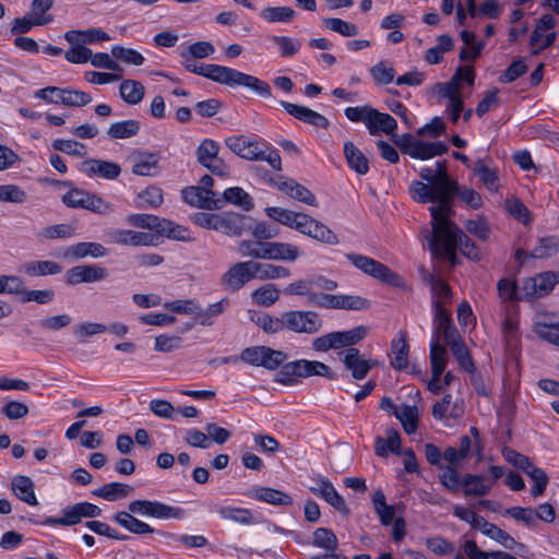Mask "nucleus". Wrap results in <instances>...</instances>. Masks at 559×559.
Listing matches in <instances>:
<instances>
[{
	"label": "nucleus",
	"instance_id": "f257e3e1",
	"mask_svg": "<svg viewBox=\"0 0 559 559\" xmlns=\"http://www.w3.org/2000/svg\"><path fill=\"white\" fill-rule=\"evenodd\" d=\"M428 242L431 254L449 261L452 266L459 263L457 249L471 260H479L480 257L475 242L451 221V217L431 231Z\"/></svg>",
	"mask_w": 559,
	"mask_h": 559
},
{
	"label": "nucleus",
	"instance_id": "f03ea898",
	"mask_svg": "<svg viewBox=\"0 0 559 559\" xmlns=\"http://www.w3.org/2000/svg\"><path fill=\"white\" fill-rule=\"evenodd\" d=\"M266 215L284 226L309 236L320 242L334 246L340 242L337 235L323 223L305 213L294 212L278 206L265 209Z\"/></svg>",
	"mask_w": 559,
	"mask_h": 559
},
{
	"label": "nucleus",
	"instance_id": "7ed1b4c3",
	"mask_svg": "<svg viewBox=\"0 0 559 559\" xmlns=\"http://www.w3.org/2000/svg\"><path fill=\"white\" fill-rule=\"evenodd\" d=\"M412 198L418 203H437L429 207L431 215V231L440 226L443 221L454 215L453 200L436 188V185L423 181H413L409 187Z\"/></svg>",
	"mask_w": 559,
	"mask_h": 559
},
{
	"label": "nucleus",
	"instance_id": "20e7f679",
	"mask_svg": "<svg viewBox=\"0 0 559 559\" xmlns=\"http://www.w3.org/2000/svg\"><path fill=\"white\" fill-rule=\"evenodd\" d=\"M112 520L120 526L135 535H146L155 533L162 538H164L166 544H169L170 542H179L187 548H202L207 544V538L203 535H177L171 532L155 530L147 523L136 519L135 516L130 515L127 512H117L112 516Z\"/></svg>",
	"mask_w": 559,
	"mask_h": 559
},
{
	"label": "nucleus",
	"instance_id": "39448f33",
	"mask_svg": "<svg viewBox=\"0 0 559 559\" xmlns=\"http://www.w3.org/2000/svg\"><path fill=\"white\" fill-rule=\"evenodd\" d=\"M312 376L324 377L329 380L336 379L335 372L324 362L317 360L297 359L281 365L275 381L285 385H292L298 378Z\"/></svg>",
	"mask_w": 559,
	"mask_h": 559
},
{
	"label": "nucleus",
	"instance_id": "423d86ee",
	"mask_svg": "<svg viewBox=\"0 0 559 559\" xmlns=\"http://www.w3.org/2000/svg\"><path fill=\"white\" fill-rule=\"evenodd\" d=\"M345 258L359 271L393 287H402L403 278L385 264L364 254L346 253Z\"/></svg>",
	"mask_w": 559,
	"mask_h": 559
},
{
	"label": "nucleus",
	"instance_id": "0eeeda50",
	"mask_svg": "<svg viewBox=\"0 0 559 559\" xmlns=\"http://www.w3.org/2000/svg\"><path fill=\"white\" fill-rule=\"evenodd\" d=\"M323 326L321 316L311 310H289L284 312V330L297 334H316Z\"/></svg>",
	"mask_w": 559,
	"mask_h": 559
},
{
	"label": "nucleus",
	"instance_id": "6e6552de",
	"mask_svg": "<svg viewBox=\"0 0 559 559\" xmlns=\"http://www.w3.org/2000/svg\"><path fill=\"white\" fill-rule=\"evenodd\" d=\"M238 358L255 367L275 370L287 359V354L267 346H251L245 348Z\"/></svg>",
	"mask_w": 559,
	"mask_h": 559
},
{
	"label": "nucleus",
	"instance_id": "1a4fd4ad",
	"mask_svg": "<svg viewBox=\"0 0 559 559\" xmlns=\"http://www.w3.org/2000/svg\"><path fill=\"white\" fill-rule=\"evenodd\" d=\"M255 278L253 260L233 264L221 277V285L230 293H237Z\"/></svg>",
	"mask_w": 559,
	"mask_h": 559
},
{
	"label": "nucleus",
	"instance_id": "9d476101",
	"mask_svg": "<svg viewBox=\"0 0 559 559\" xmlns=\"http://www.w3.org/2000/svg\"><path fill=\"white\" fill-rule=\"evenodd\" d=\"M222 84L230 87L242 86L261 97H271L272 95V88L267 82L228 67Z\"/></svg>",
	"mask_w": 559,
	"mask_h": 559
},
{
	"label": "nucleus",
	"instance_id": "9b49d317",
	"mask_svg": "<svg viewBox=\"0 0 559 559\" xmlns=\"http://www.w3.org/2000/svg\"><path fill=\"white\" fill-rule=\"evenodd\" d=\"M107 276V269L99 264H80L68 269L63 281L67 286L72 287L83 283L100 282Z\"/></svg>",
	"mask_w": 559,
	"mask_h": 559
},
{
	"label": "nucleus",
	"instance_id": "f8f14e48",
	"mask_svg": "<svg viewBox=\"0 0 559 559\" xmlns=\"http://www.w3.org/2000/svg\"><path fill=\"white\" fill-rule=\"evenodd\" d=\"M433 338L432 341L439 342L442 340L444 343H448L456 337L457 330L452 323L451 313L445 307L442 305L440 300H433Z\"/></svg>",
	"mask_w": 559,
	"mask_h": 559
},
{
	"label": "nucleus",
	"instance_id": "ddd939ff",
	"mask_svg": "<svg viewBox=\"0 0 559 559\" xmlns=\"http://www.w3.org/2000/svg\"><path fill=\"white\" fill-rule=\"evenodd\" d=\"M242 158L249 160H265L273 169H282V159L278 152L269 146L265 141L250 140L248 138Z\"/></svg>",
	"mask_w": 559,
	"mask_h": 559
},
{
	"label": "nucleus",
	"instance_id": "4468645a",
	"mask_svg": "<svg viewBox=\"0 0 559 559\" xmlns=\"http://www.w3.org/2000/svg\"><path fill=\"white\" fill-rule=\"evenodd\" d=\"M316 483L317 486L309 487V490L313 495L324 499L342 515L347 516L349 514V509L346 506L344 498L336 491L331 480L326 477H319L316 479Z\"/></svg>",
	"mask_w": 559,
	"mask_h": 559
},
{
	"label": "nucleus",
	"instance_id": "2eb2a0df",
	"mask_svg": "<svg viewBox=\"0 0 559 559\" xmlns=\"http://www.w3.org/2000/svg\"><path fill=\"white\" fill-rule=\"evenodd\" d=\"M338 356L346 370H349L355 380H362L367 377L376 362H371L361 357L360 350L356 347L340 352Z\"/></svg>",
	"mask_w": 559,
	"mask_h": 559
},
{
	"label": "nucleus",
	"instance_id": "dca6fc26",
	"mask_svg": "<svg viewBox=\"0 0 559 559\" xmlns=\"http://www.w3.org/2000/svg\"><path fill=\"white\" fill-rule=\"evenodd\" d=\"M80 170L88 177H102L114 180L119 177L121 167L119 164L103 159H86L80 165Z\"/></svg>",
	"mask_w": 559,
	"mask_h": 559
},
{
	"label": "nucleus",
	"instance_id": "f3484780",
	"mask_svg": "<svg viewBox=\"0 0 559 559\" xmlns=\"http://www.w3.org/2000/svg\"><path fill=\"white\" fill-rule=\"evenodd\" d=\"M280 105L286 110L287 114L312 127L326 129L330 126L328 118L308 107L285 100H281Z\"/></svg>",
	"mask_w": 559,
	"mask_h": 559
},
{
	"label": "nucleus",
	"instance_id": "a211bd4d",
	"mask_svg": "<svg viewBox=\"0 0 559 559\" xmlns=\"http://www.w3.org/2000/svg\"><path fill=\"white\" fill-rule=\"evenodd\" d=\"M182 199L186 203L205 210H219L222 209L221 199H215L210 195L209 191H204L199 187H186L181 191Z\"/></svg>",
	"mask_w": 559,
	"mask_h": 559
},
{
	"label": "nucleus",
	"instance_id": "6ab92c4d",
	"mask_svg": "<svg viewBox=\"0 0 559 559\" xmlns=\"http://www.w3.org/2000/svg\"><path fill=\"white\" fill-rule=\"evenodd\" d=\"M181 56L186 59L182 64L189 72L202 75L219 84L223 83L227 67L214 63L199 66L191 57H188L185 51Z\"/></svg>",
	"mask_w": 559,
	"mask_h": 559
},
{
	"label": "nucleus",
	"instance_id": "aec40b11",
	"mask_svg": "<svg viewBox=\"0 0 559 559\" xmlns=\"http://www.w3.org/2000/svg\"><path fill=\"white\" fill-rule=\"evenodd\" d=\"M277 189L280 191L285 192L292 199H295L305 204L317 206V198L316 195L307 189L305 186L298 183L294 179L280 177V182L277 183Z\"/></svg>",
	"mask_w": 559,
	"mask_h": 559
},
{
	"label": "nucleus",
	"instance_id": "412c9836",
	"mask_svg": "<svg viewBox=\"0 0 559 559\" xmlns=\"http://www.w3.org/2000/svg\"><path fill=\"white\" fill-rule=\"evenodd\" d=\"M107 252L102 243L83 241L67 247L63 257L71 260H81L87 257L96 259L105 257Z\"/></svg>",
	"mask_w": 559,
	"mask_h": 559
},
{
	"label": "nucleus",
	"instance_id": "4be33fe9",
	"mask_svg": "<svg viewBox=\"0 0 559 559\" xmlns=\"http://www.w3.org/2000/svg\"><path fill=\"white\" fill-rule=\"evenodd\" d=\"M300 257L297 246L288 242L266 241L265 260L294 262Z\"/></svg>",
	"mask_w": 559,
	"mask_h": 559
},
{
	"label": "nucleus",
	"instance_id": "5701e85b",
	"mask_svg": "<svg viewBox=\"0 0 559 559\" xmlns=\"http://www.w3.org/2000/svg\"><path fill=\"white\" fill-rule=\"evenodd\" d=\"M476 530H479L485 536L496 540L506 549L514 550L516 547L524 548L523 544L518 543L509 533L489 523L485 518H483Z\"/></svg>",
	"mask_w": 559,
	"mask_h": 559
},
{
	"label": "nucleus",
	"instance_id": "b1692460",
	"mask_svg": "<svg viewBox=\"0 0 559 559\" xmlns=\"http://www.w3.org/2000/svg\"><path fill=\"white\" fill-rule=\"evenodd\" d=\"M62 265L51 260H32L23 263L20 271L31 277L57 275L62 272Z\"/></svg>",
	"mask_w": 559,
	"mask_h": 559
},
{
	"label": "nucleus",
	"instance_id": "393cba45",
	"mask_svg": "<svg viewBox=\"0 0 559 559\" xmlns=\"http://www.w3.org/2000/svg\"><path fill=\"white\" fill-rule=\"evenodd\" d=\"M462 488L466 497H485L491 491L492 484H487L481 474L467 473L462 477Z\"/></svg>",
	"mask_w": 559,
	"mask_h": 559
},
{
	"label": "nucleus",
	"instance_id": "a878e982",
	"mask_svg": "<svg viewBox=\"0 0 559 559\" xmlns=\"http://www.w3.org/2000/svg\"><path fill=\"white\" fill-rule=\"evenodd\" d=\"M367 129L371 135H377L379 132L391 134L397 129V122L389 114L371 108Z\"/></svg>",
	"mask_w": 559,
	"mask_h": 559
},
{
	"label": "nucleus",
	"instance_id": "bb28decb",
	"mask_svg": "<svg viewBox=\"0 0 559 559\" xmlns=\"http://www.w3.org/2000/svg\"><path fill=\"white\" fill-rule=\"evenodd\" d=\"M392 358L391 366L396 370H403L408 365L409 346L406 332H399L391 343Z\"/></svg>",
	"mask_w": 559,
	"mask_h": 559
},
{
	"label": "nucleus",
	"instance_id": "cd10ccee",
	"mask_svg": "<svg viewBox=\"0 0 559 559\" xmlns=\"http://www.w3.org/2000/svg\"><path fill=\"white\" fill-rule=\"evenodd\" d=\"M158 162L157 153L140 152L134 157L132 173L138 176H156L158 174Z\"/></svg>",
	"mask_w": 559,
	"mask_h": 559
},
{
	"label": "nucleus",
	"instance_id": "c85d7f7f",
	"mask_svg": "<svg viewBox=\"0 0 559 559\" xmlns=\"http://www.w3.org/2000/svg\"><path fill=\"white\" fill-rule=\"evenodd\" d=\"M13 493L28 506H37L38 501L34 491V483L28 476L17 475L11 481Z\"/></svg>",
	"mask_w": 559,
	"mask_h": 559
},
{
	"label": "nucleus",
	"instance_id": "c756f323",
	"mask_svg": "<svg viewBox=\"0 0 559 559\" xmlns=\"http://www.w3.org/2000/svg\"><path fill=\"white\" fill-rule=\"evenodd\" d=\"M246 219L247 217L245 215L225 212L221 214L217 231H222L227 236L239 237L246 229Z\"/></svg>",
	"mask_w": 559,
	"mask_h": 559
},
{
	"label": "nucleus",
	"instance_id": "7c9ffc66",
	"mask_svg": "<svg viewBox=\"0 0 559 559\" xmlns=\"http://www.w3.org/2000/svg\"><path fill=\"white\" fill-rule=\"evenodd\" d=\"M344 156L350 169L359 175L369 171V163L362 152L350 141L344 143Z\"/></svg>",
	"mask_w": 559,
	"mask_h": 559
},
{
	"label": "nucleus",
	"instance_id": "2f4dec72",
	"mask_svg": "<svg viewBox=\"0 0 559 559\" xmlns=\"http://www.w3.org/2000/svg\"><path fill=\"white\" fill-rule=\"evenodd\" d=\"M251 497L255 500L263 501L273 506L288 507L294 502L289 495L270 487H259L253 489Z\"/></svg>",
	"mask_w": 559,
	"mask_h": 559
},
{
	"label": "nucleus",
	"instance_id": "473e14b6",
	"mask_svg": "<svg viewBox=\"0 0 559 559\" xmlns=\"http://www.w3.org/2000/svg\"><path fill=\"white\" fill-rule=\"evenodd\" d=\"M230 306V300L225 297L219 301L210 305L207 308L203 309L201 306H198L195 323L210 326L214 323L215 319L221 316L228 307Z\"/></svg>",
	"mask_w": 559,
	"mask_h": 559
},
{
	"label": "nucleus",
	"instance_id": "72a5a7b5",
	"mask_svg": "<svg viewBox=\"0 0 559 559\" xmlns=\"http://www.w3.org/2000/svg\"><path fill=\"white\" fill-rule=\"evenodd\" d=\"M401 450L400 433L395 429L386 430V439L377 437L374 440V452L378 456L386 457L389 452L399 455Z\"/></svg>",
	"mask_w": 559,
	"mask_h": 559
},
{
	"label": "nucleus",
	"instance_id": "f704fd0d",
	"mask_svg": "<svg viewBox=\"0 0 559 559\" xmlns=\"http://www.w3.org/2000/svg\"><path fill=\"white\" fill-rule=\"evenodd\" d=\"M312 545L324 549L326 554H330L331 558H337L335 550L337 549L338 542L331 528L318 527L313 532Z\"/></svg>",
	"mask_w": 559,
	"mask_h": 559
},
{
	"label": "nucleus",
	"instance_id": "c9c22d12",
	"mask_svg": "<svg viewBox=\"0 0 559 559\" xmlns=\"http://www.w3.org/2000/svg\"><path fill=\"white\" fill-rule=\"evenodd\" d=\"M131 492L133 487L130 485L114 481L95 489L93 495L107 501H116L128 497Z\"/></svg>",
	"mask_w": 559,
	"mask_h": 559
},
{
	"label": "nucleus",
	"instance_id": "e433bc0d",
	"mask_svg": "<svg viewBox=\"0 0 559 559\" xmlns=\"http://www.w3.org/2000/svg\"><path fill=\"white\" fill-rule=\"evenodd\" d=\"M445 344L450 347L460 367L467 371L468 373H474L476 370L474 360L466 345L462 342L461 337L459 336Z\"/></svg>",
	"mask_w": 559,
	"mask_h": 559
},
{
	"label": "nucleus",
	"instance_id": "4c0bfd02",
	"mask_svg": "<svg viewBox=\"0 0 559 559\" xmlns=\"http://www.w3.org/2000/svg\"><path fill=\"white\" fill-rule=\"evenodd\" d=\"M53 21L52 15L47 16H32L29 13L27 15H24L23 17H16L12 22L11 26V34L17 35V34H26L28 33L34 26H43L46 24H49Z\"/></svg>",
	"mask_w": 559,
	"mask_h": 559
},
{
	"label": "nucleus",
	"instance_id": "58836bf2",
	"mask_svg": "<svg viewBox=\"0 0 559 559\" xmlns=\"http://www.w3.org/2000/svg\"><path fill=\"white\" fill-rule=\"evenodd\" d=\"M222 206L225 203L234 204L246 212H249L253 209L254 203L252 198L240 187L228 188L223 193Z\"/></svg>",
	"mask_w": 559,
	"mask_h": 559
},
{
	"label": "nucleus",
	"instance_id": "ea45409f",
	"mask_svg": "<svg viewBox=\"0 0 559 559\" xmlns=\"http://www.w3.org/2000/svg\"><path fill=\"white\" fill-rule=\"evenodd\" d=\"M435 177H436V188L443 194H447L453 200V193L457 189V181L452 179L447 169L445 160L437 162L436 163V169Z\"/></svg>",
	"mask_w": 559,
	"mask_h": 559
},
{
	"label": "nucleus",
	"instance_id": "a19ab883",
	"mask_svg": "<svg viewBox=\"0 0 559 559\" xmlns=\"http://www.w3.org/2000/svg\"><path fill=\"white\" fill-rule=\"evenodd\" d=\"M558 280L559 276L555 272H545L530 278L526 284H532L533 294L536 297H544L554 289Z\"/></svg>",
	"mask_w": 559,
	"mask_h": 559
},
{
	"label": "nucleus",
	"instance_id": "79ce46f5",
	"mask_svg": "<svg viewBox=\"0 0 559 559\" xmlns=\"http://www.w3.org/2000/svg\"><path fill=\"white\" fill-rule=\"evenodd\" d=\"M140 131V122L134 119L114 122L107 130V135L111 140L128 139L134 136Z\"/></svg>",
	"mask_w": 559,
	"mask_h": 559
},
{
	"label": "nucleus",
	"instance_id": "37998d69",
	"mask_svg": "<svg viewBox=\"0 0 559 559\" xmlns=\"http://www.w3.org/2000/svg\"><path fill=\"white\" fill-rule=\"evenodd\" d=\"M121 98L129 105L139 104L145 94L144 86L135 80H123L119 86Z\"/></svg>",
	"mask_w": 559,
	"mask_h": 559
},
{
	"label": "nucleus",
	"instance_id": "c03bdc74",
	"mask_svg": "<svg viewBox=\"0 0 559 559\" xmlns=\"http://www.w3.org/2000/svg\"><path fill=\"white\" fill-rule=\"evenodd\" d=\"M157 233L159 235L166 236L169 239L179 240V241H192L193 238L189 231V229L182 225L176 224L173 221L162 218L160 226L158 227Z\"/></svg>",
	"mask_w": 559,
	"mask_h": 559
},
{
	"label": "nucleus",
	"instance_id": "a18cd8bd",
	"mask_svg": "<svg viewBox=\"0 0 559 559\" xmlns=\"http://www.w3.org/2000/svg\"><path fill=\"white\" fill-rule=\"evenodd\" d=\"M255 278L260 281L285 278L290 276V271L282 265L260 263L253 261Z\"/></svg>",
	"mask_w": 559,
	"mask_h": 559
},
{
	"label": "nucleus",
	"instance_id": "49530a36",
	"mask_svg": "<svg viewBox=\"0 0 559 559\" xmlns=\"http://www.w3.org/2000/svg\"><path fill=\"white\" fill-rule=\"evenodd\" d=\"M296 12L289 7H266L260 12V16L267 23H289Z\"/></svg>",
	"mask_w": 559,
	"mask_h": 559
},
{
	"label": "nucleus",
	"instance_id": "de8ad7c7",
	"mask_svg": "<svg viewBox=\"0 0 559 559\" xmlns=\"http://www.w3.org/2000/svg\"><path fill=\"white\" fill-rule=\"evenodd\" d=\"M475 175L489 191H498V175L496 170L489 168L483 159H477L472 167Z\"/></svg>",
	"mask_w": 559,
	"mask_h": 559
},
{
	"label": "nucleus",
	"instance_id": "09e8293b",
	"mask_svg": "<svg viewBox=\"0 0 559 559\" xmlns=\"http://www.w3.org/2000/svg\"><path fill=\"white\" fill-rule=\"evenodd\" d=\"M281 292L274 284H265L257 288L251 297L253 301L262 307H270L280 299Z\"/></svg>",
	"mask_w": 559,
	"mask_h": 559
},
{
	"label": "nucleus",
	"instance_id": "8fccbe9b",
	"mask_svg": "<svg viewBox=\"0 0 559 559\" xmlns=\"http://www.w3.org/2000/svg\"><path fill=\"white\" fill-rule=\"evenodd\" d=\"M430 362L431 374H435V378L441 377L447 367V349L437 341L430 343Z\"/></svg>",
	"mask_w": 559,
	"mask_h": 559
},
{
	"label": "nucleus",
	"instance_id": "3c124183",
	"mask_svg": "<svg viewBox=\"0 0 559 559\" xmlns=\"http://www.w3.org/2000/svg\"><path fill=\"white\" fill-rule=\"evenodd\" d=\"M215 510L225 520H231L240 524H251L253 522V516L249 509L227 506L215 507Z\"/></svg>",
	"mask_w": 559,
	"mask_h": 559
},
{
	"label": "nucleus",
	"instance_id": "603ef678",
	"mask_svg": "<svg viewBox=\"0 0 559 559\" xmlns=\"http://www.w3.org/2000/svg\"><path fill=\"white\" fill-rule=\"evenodd\" d=\"M395 417L401 421L404 431L412 435L418 427V411L416 406L405 405L394 413Z\"/></svg>",
	"mask_w": 559,
	"mask_h": 559
},
{
	"label": "nucleus",
	"instance_id": "864d4df0",
	"mask_svg": "<svg viewBox=\"0 0 559 559\" xmlns=\"http://www.w3.org/2000/svg\"><path fill=\"white\" fill-rule=\"evenodd\" d=\"M524 473L534 481L531 495L534 498L543 496L549 483L546 472L532 463Z\"/></svg>",
	"mask_w": 559,
	"mask_h": 559
},
{
	"label": "nucleus",
	"instance_id": "5fc2aeb1",
	"mask_svg": "<svg viewBox=\"0 0 559 559\" xmlns=\"http://www.w3.org/2000/svg\"><path fill=\"white\" fill-rule=\"evenodd\" d=\"M337 336L338 348L353 347L365 338L367 328L364 325L355 326L347 331H335Z\"/></svg>",
	"mask_w": 559,
	"mask_h": 559
},
{
	"label": "nucleus",
	"instance_id": "6e6d98bb",
	"mask_svg": "<svg viewBox=\"0 0 559 559\" xmlns=\"http://www.w3.org/2000/svg\"><path fill=\"white\" fill-rule=\"evenodd\" d=\"M185 510L179 507L169 506L160 501L154 500L151 518L158 520L176 519L181 520L185 516Z\"/></svg>",
	"mask_w": 559,
	"mask_h": 559
},
{
	"label": "nucleus",
	"instance_id": "4d7b16f0",
	"mask_svg": "<svg viewBox=\"0 0 559 559\" xmlns=\"http://www.w3.org/2000/svg\"><path fill=\"white\" fill-rule=\"evenodd\" d=\"M559 251V239L555 236L540 238L537 246L532 250L531 255L534 259H545L556 254Z\"/></svg>",
	"mask_w": 559,
	"mask_h": 559
},
{
	"label": "nucleus",
	"instance_id": "13d9d810",
	"mask_svg": "<svg viewBox=\"0 0 559 559\" xmlns=\"http://www.w3.org/2000/svg\"><path fill=\"white\" fill-rule=\"evenodd\" d=\"M322 23L326 28L345 37H354L359 33V29L355 24L338 17H326L322 20Z\"/></svg>",
	"mask_w": 559,
	"mask_h": 559
},
{
	"label": "nucleus",
	"instance_id": "bf43d9fd",
	"mask_svg": "<svg viewBox=\"0 0 559 559\" xmlns=\"http://www.w3.org/2000/svg\"><path fill=\"white\" fill-rule=\"evenodd\" d=\"M39 236L48 240L68 239L75 236V227L71 224L47 226L40 230Z\"/></svg>",
	"mask_w": 559,
	"mask_h": 559
},
{
	"label": "nucleus",
	"instance_id": "052dcab7",
	"mask_svg": "<svg viewBox=\"0 0 559 559\" xmlns=\"http://www.w3.org/2000/svg\"><path fill=\"white\" fill-rule=\"evenodd\" d=\"M253 321L265 333L275 334L284 331V312L280 318L272 317L267 313H260Z\"/></svg>",
	"mask_w": 559,
	"mask_h": 559
},
{
	"label": "nucleus",
	"instance_id": "680f3d73",
	"mask_svg": "<svg viewBox=\"0 0 559 559\" xmlns=\"http://www.w3.org/2000/svg\"><path fill=\"white\" fill-rule=\"evenodd\" d=\"M285 295H296V296H305L308 304L312 305V296L317 294V292L312 290L311 278H304L295 281L288 284L284 288Z\"/></svg>",
	"mask_w": 559,
	"mask_h": 559
},
{
	"label": "nucleus",
	"instance_id": "e2e57ef3",
	"mask_svg": "<svg viewBox=\"0 0 559 559\" xmlns=\"http://www.w3.org/2000/svg\"><path fill=\"white\" fill-rule=\"evenodd\" d=\"M428 283L432 293V301L440 300L443 304L451 300L452 290L444 280L430 274Z\"/></svg>",
	"mask_w": 559,
	"mask_h": 559
},
{
	"label": "nucleus",
	"instance_id": "0e129e2a",
	"mask_svg": "<svg viewBox=\"0 0 559 559\" xmlns=\"http://www.w3.org/2000/svg\"><path fill=\"white\" fill-rule=\"evenodd\" d=\"M265 242L259 240H242L238 245V252L241 257L265 260Z\"/></svg>",
	"mask_w": 559,
	"mask_h": 559
},
{
	"label": "nucleus",
	"instance_id": "69168bd1",
	"mask_svg": "<svg viewBox=\"0 0 559 559\" xmlns=\"http://www.w3.org/2000/svg\"><path fill=\"white\" fill-rule=\"evenodd\" d=\"M51 145L53 150L72 156L83 157L87 154L86 145L74 140L57 139Z\"/></svg>",
	"mask_w": 559,
	"mask_h": 559
},
{
	"label": "nucleus",
	"instance_id": "338daca9",
	"mask_svg": "<svg viewBox=\"0 0 559 559\" xmlns=\"http://www.w3.org/2000/svg\"><path fill=\"white\" fill-rule=\"evenodd\" d=\"M527 66L523 58H518L499 75V82L512 83L527 72Z\"/></svg>",
	"mask_w": 559,
	"mask_h": 559
},
{
	"label": "nucleus",
	"instance_id": "774afa93",
	"mask_svg": "<svg viewBox=\"0 0 559 559\" xmlns=\"http://www.w3.org/2000/svg\"><path fill=\"white\" fill-rule=\"evenodd\" d=\"M27 193L16 185H0V201L22 204L27 201Z\"/></svg>",
	"mask_w": 559,
	"mask_h": 559
}]
</instances>
